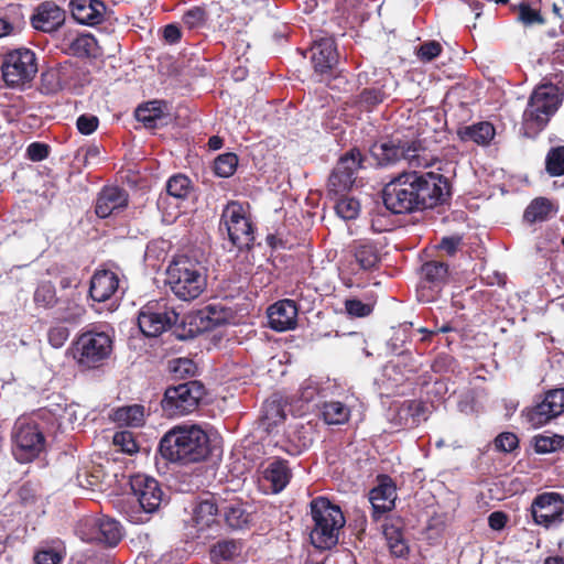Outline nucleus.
I'll return each instance as SVG.
<instances>
[{
	"instance_id": "f257e3e1",
	"label": "nucleus",
	"mask_w": 564,
	"mask_h": 564,
	"mask_svg": "<svg viewBox=\"0 0 564 564\" xmlns=\"http://www.w3.org/2000/svg\"><path fill=\"white\" fill-rule=\"evenodd\" d=\"M451 191L449 180L441 173L403 172L384 185L382 200L391 214H410L447 203Z\"/></svg>"
},
{
	"instance_id": "f03ea898",
	"label": "nucleus",
	"mask_w": 564,
	"mask_h": 564,
	"mask_svg": "<svg viewBox=\"0 0 564 564\" xmlns=\"http://www.w3.org/2000/svg\"><path fill=\"white\" fill-rule=\"evenodd\" d=\"M159 453L174 464L199 463L210 454L209 437L198 425H176L160 440Z\"/></svg>"
},
{
	"instance_id": "7ed1b4c3",
	"label": "nucleus",
	"mask_w": 564,
	"mask_h": 564,
	"mask_svg": "<svg viewBox=\"0 0 564 564\" xmlns=\"http://www.w3.org/2000/svg\"><path fill=\"white\" fill-rule=\"evenodd\" d=\"M564 98V83H552L547 78L531 93L522 115L521 133L534 139L542 132L561 107Z\"/></svg>"
},
{
	"instance_id": "20e7f679",
	"label": "nucleus",
	"mask_w": 564,
	"mask_h": 564,
	"mask_svg": "<svg viewBox=\"0 0 564 564\" xmlns=\"http://www.w3.org/2000/svg\"><path fill=\"white\" fill-rule=\"evenodd\" d=\"M313 527L311 543L319 550H330L339 542V534L346 519L339 506L326 497H316L310 502Z\"/></svg>"
},
{
	"instance_id": "39448f33",
	"label": "nucleus",
	"mask_w": 564,
	"mask_h": 564,
	"mask_svg": "<svg viewBox=\"0 0 564 564\" xmlns=\"http://www.w3.org/2000/svg\"><path fill=\"white\" fill-rule=\"evenodd\" d=\"M370 154L381 167L394 165L400 161H406L410 167H426L431 163L421 140L406 139L399 134L375 142L370 148Z\"/></svg>"
},
{
	"instance_id": "423d86ee",
	"label": "nucleus",
	"mask_w": 564,
	"mask_h": 564,
	"mask_svg": "<svg viewBox=\"0 0 564 564\" xmlns=\"http://www.w3.org/2000/svg\"><path fill=\"white\" fill-rule=\"evenodd\" d=\"M166 284L177 299L189 302L206 290L207 279L199 262L182 256L167 267Z\"/></svg>"
},
{
	"instance_id": "0eeeda50",
	"label": "nucleus",
	"mask_w": 564,
	"mask_h": 564,
	"mask_svg": "<svg viewBox=\"0 0 564 564\" xmlns=\"http://www.w3.org/2000/svg\"><path fill=\"white\" fill-rule=\"evenodd\" d=\"M112 338L105 332L79 333L66 350L82 371L101 367L112 352Z\"/></svg>"
},
{
	"instance_id": "6e6552de",
	"label": "nucleus",
	"mask_w": 564,
	"mask_h": 564,
	"mask_svg": "<svg viewBox=\"0 0 564 564\" xmlns=\"http://www.w3.org/2000/svg\"><path fill=\"white\" fill-rule=\"evenodd\" d=\"M219 234L227 237L232 247L239 250L251 249L256 240V227L245 206L238 200H229L223 208Z\"/></svg>"
},
{
	"instance_id": "1a4fd4ad",
	"label": "nucleus",
	"mask_w": 564,
	"mask_h": 564,
	"mask_svg": "<svg viewBox=\"0 0 564 564\" xmlns=\"http://www.w3.org/2000/svg\"><path fill=\"white\" fill-rule=\"evenodd\" d=\"M206 393L205 387L197 380H189L166 388L161 401L163 412L169 417L193 413Z\"/></svg>"
},
{
	"instance_id": "9d476101",
	"label": "nucleus",
	"mask_w": 564,
	"mask_h": 564,
	"mask_svg": "<svg viewBox=\"0 0 564 564\" xmlns=\"http://www.w3.org/2000/svg\"><path fill=\"white\" fill-rule=\"evenodd\" d=\"M2 78L8 87L24 86L33 80L37 73V58L35 53L26 47L9 51L3 56Z\"/></svg>"
},
{
	"instance_id": "9b49d317",
	"label": "nucleus",
	"mask_w": 564,
	"mask_h": 564,
	"mask_svg": "<svg viewBox=\"0 0 564 564\" xmlns=\"http://www.w3.org/2000/svg\"><path fill=\"white\" fill-rule=\"evenodd\" d=\"M180 315L169 305L166 299L149 301L139 311L138 325L147 337H156L177 325Z\"/></svg>"
},
{
	"instance_id": "f8f14e48",
	"label": "nucleus",
	"mask_w": 564,
	"mask_h": 564,
	"mask_svg": "<svg viewBox=\"0 0 564 564\" xmlns=\"http://www.w3.org/2000/svg\"><path fill=\"white\" fill-rule=\"evenodd\" d=\"M12 440V453L20 463L32 462L45 446V437L36 423L17 422Z\"/></svg>"
},
{
	"instance_id": "ddd939ff",
	"label": "nucleus",
	"mask_w": 564,
	"mask_h": 564,
	"mask_svg": "<svg viewBox=\"0 0 564 564\" xmlns=\"http://www.w3.org/2000/svg\"><path fill=\"white\" fill-rule=\"evenodd\" d=\"M364 161L365 156L356 147L340 156L328 177V194L339 196L347 193L356 180V172L364 167Z\"/></svg>"
},
{
	"instance_id": "4468645a",
	"label": "nucleus",
	"mask_w": 564,
	"mask_h": 564,
	"mask_svg": "<svg viewBox=\"0 0 564 564\" xmlns=\"http://www.w3.org/2000/svg\"><path fill=\"white\" fill-rule=\"evenodd\" d=\"M448 264L431 260L421 267V282L417 289V299L421 302H431L436 299L442 288L448 281Z\"/></svg>"
},
{
	"instance_id": "2eb2a0df",
	"label": "nucleus",
	"mask_w": 564,
	"mask_h": 564,
	"mask_svg": "<svg viewBox=\"0 0 564 564\" xmlns=\"http://www.w3.org/2000/svg\"><path fill=\"white\" fill-rule=\"evenodd\" d=\"M234 317L231 308L223 305L221 303H212L206 305L199 311V318L205 323L203 327H185L186 321L182 319V325L174 329V335L182 340L194 338L202 329L210 330L218 326L229 323Z\"/></svg>"
},
{
	"instance_id": "dca6fc26",
	"label": "nucleus",
	"mask_w": 564,
	"mask_h": 564,
	"mask_svg": "<svg viewBox=\"0 0 564 564\" xmlns=\"http://www.w3.org/2000/svg\"><path fill=\"white\" fill-rule=\"evenodd\" d=\"M533 520L545 528L560 523L564 514V496L558 492L538 495L531 506Z\"/></svg>"
},
{
	"instance_id": "f3484780",
	"label": "nucleus",
	"mask_w": 564,
	"mask_h": 564,
	"mask_svg": "<svg viewBox=\"0 0 564 564\" xmlns=\"http://www.w3.org/2000/svg\"><path fill=\"white\" fill-rule=\"evenodd\" d=\"M130 486L144 512L152 513L160 508L164 492L156 479L144 474H137L131 477Z\"/></svg>"
},
{
	"instance_id": "a211bd4d",
	"label": "nucleus",
	"mask_w": 564,
	"mask_h": 564,
	"mask_svg": "<svg viewBox=\"0 0 564 564\" xmlns=\"http://www.w3.org/2000/svg\"><path fill=\"white\" fill-rule=\"evenodd\" d=\"M311 62L318 75H330L338 63V52L333 36L315 39L311 46Z\"/></svg>"
},
{
	"instance_id": "6ab92c4d",
	"label": "nucleus",
	"mask_w": 564,
	"mask_h": 564,
	"mask_svg": "<svg viewBox=\"0 0 564 564\" xmlns=\"http://www.w3.org/2000/svg\"><path fill=\"white\" fill-rule=\"evenodd\" d=\"M65 20L64 9L54 1H43L35 7L30 23L37 31L53 33L64 25Z\"/></svg>"
},
{
	"instance_id": "aec40b11",
	"label": "nucleus",
	"mask_w": 564,
	"mask_h": 564,
	"mask_svg": "<svg viewBox=\"0 0 564 564\" xmlns=\"http://www.w3.org/2000/svg\"><path fill=\"white\" fill-rule=\"evenodd\" d=\"M377 481V486L369 492L375 521H378L382 514L391 511L397 499V486L389 475H379Z\"/></svg>"
},
{
	"instance_id": "412c9836",
	"label": "nucleus",
	"mask_w": 564,
	"mask_h": 564,
	"mask_svg": "<svg viewBox=\"0 0 564 564\" xmlns=\"http://www.w3.org/2000/svg\"><path fill=\"white\" fill-rule=\"evenodd\" d=\"M129 203V194L119 186H104L97 195L95 213L99 218H107L123 210Z\"/></svg>"
},
{
	"instance_id": "4be33fe9",
	"label": "nucleus",
	"mask_w": 564,
	"mask_h": 564,
	"mask_svg": "<svg viewBox=\"0 0 564 564\" xmlns=\"http://www.w3.org/2000/svg\"><path fill=\"white\" fill-rule=\"evenodd\" d=\"M269 325L276 332H284L295 327L297 322V306L293 300H281L268 310Z\"/></svg>"
},
{
	"instance_id": "5701e85b",
	"label": "nucleus",
	"mask_w": 564,
	"mask_h": 564,
	"mask_svg": "<svg viewBox=\"0 0 564 564\" xmlns=\"http://www.w3.org/2000/svg\"><path fill=\"white\" fill-rule=\"evenodd\" d=\"M69 9L78 23L93 26L104 21L107 7L101 0H70Z\"/></svg>"
},
{
	"instance_id": "b1692460",
	"label": "nucleus",
	"mask_w": 564,
	"mask_h": 564,
	"mask_svg": "<svg viewBox=\"0 0 564 564\" xmlns=\"http://www.w3.org/2000/svg\"><path fill=\"white\" fill-rule=\"evenodd\" d=\"M119 289V278L111 270H98L90 280L89 295L96 302H106Z\"/></svg>"
},
{
	"instance_id": "393cba45",
	"label": "nucleus",
	"mask_w": 564,
	"mask_h": 564,
	"mask_svg": "<svg viewBox=\"0 0 564 564\" xmlns=\"http://www.w3.org/2000/svg\"><path fill=\"white\" fill-rule=\"evenodd\" d=\"M285 406L282 399L276 395L267 399L262 404L259 426L268 434L271 433L285 421Z\"/></svg>"
},
{
	"instance_id": "a878e982",
	"label": "nucleus",
	"mask_w": 564,
	"mask_h": 564,
	"mask_svg": "<svg viewBox=\"0 0 564 564\" xmlns=\"http://www.w3.org/2000/svg\"><path fill=\"white\" fill-rule=\"evenodd\" d=\"M134 116L145 128L155 129L166 124V102L162 100H151L140 105Z\"/></svg>"
},
{
	"instance_id": "bb28decb",
	"label": "nucleus",
	"mask_w": 564,
	"mask_h": 564,
	"mask_svg": "<svg viewBox=\"0 0 564 564\" xmlns=\"http://www.w3.org/2000/svg\"><path fill=\"white\" fill-rule=\"evenodd\" d=\"M457 135L463 142H474L478 145H488L496 135L495 126L489 121H480L470 126L458 128Z\"/></svg>"
},
{
	"instance_id": "cd10ccee",
	"label": "nucleus",
	"mask_w": 564,
	"mask_h": 564,
	"mask_svg": "<svg viewBox=\"0 0 564 564\" xmlns=\"http://www.w3.org/2000/svg\"><path fill=\"white\" fill-rule=\"evenodd\" d=\"M558 207L546 197H535L530 202L523 213V221L533 225L544 223L555 216Z\"/></svg>"
},
{
	"instance_id": "c85d7f7f",
	"label": "nucleus",
	"mask_w": 564,
	"mask_h": 564,
	"mask_svg": "<svg viewBox=\"0 0 564 564\" xmlns=\"http://www.w3.org/2000/svg\"><path fill=\"white\" fill-rule=\"evenodd\" d=\"M263 478L271 484L273 492L282 491L292 478L289 462L282 458H274L264 469Z\"/></svg>"
},
{
	"instance_id": "c756f323",
	"label": "nucleus",
	"mask_w": 564,
	"mask_h": 564,
	"mask_svg": "<svg viewBox=\"0 0 564 564\" xmlns=\"http://www.w3.org/2000/svg\"><path fill=\"white\" fill-rule=\"evenodd\" d=\"M351 251L359 268L364 271L377 269L381 261L378 247L369 240L355 241Z\"/></svg>"
},
{
	"instance_id": "7c9ffc66",
	"label": "nucleus",
	"mask_w": 564,
	"mask_h": 564,
	"mask_svg": "<svg viewBox=\"0 0 564 564\" xmlns=\"http://www.w3.org/2000/svg\"><path fill=\"white\" fill-rule=\"evenodd\" d=\"M96 528L95 539L107 546L113 547L122 540L123 533L120 523L109 517H101L95 520Z\"/></svg>"
},
{
	"instance_id": "2f4dec72",
	"label": "nucleus",
	"mask_w": 564,
	"mask_h": 564,
	"mask_svg": "<svg viewBox=\"0 0 564 564\" xmlns=\"http://www.w3.org/2000/svg\"><path fill=\"white\" fill-rule=\"evenodd\" d=\"M221 511L226 523L231 529H242L252 521V514L249 512L241 500H231L226 502Z\"/></svg>"
},
{
	"instance_id": "473e14b6",
	"label": "nucleus",
	"mask_w": 564,
	"mask_h": 564,
	"mask_svg": "<svg viewBox=\"0 0 564 564\" xmlns=\"http://www.w3.org/2000/svg\"><path fill=\"white\" fill-rule=\"evenodd\" d=\"M383 534L391 554L395 557H405L409 554V545L403 536L400 525L389 520L383 524Z\"/></svg>"
},
{
	"instance_id": "72a5a7b5",
	"label": "nucleus",
	"mask_w": 564,
	"mask_h": 564,
	"mask_svg": "<svg viewBox=\"0 0 564 564\" xmlns=\"http://www.w3.org/2000/svg\"><path fill=\"white\" fill-rule=\"evenodd\" d=\"M242 551L240 542L235 540H223L218 541L210 549V558L215 564H221L223 562H230L237 558Z\"/></svg>"
},
{
	"instance_id": "f704fd0d",
	"label": "nucleus",
	"mask_w": 564,
	"mask_h": 564,
	"mask_svg": "<svg viewBox=\"0 0 564 564\" xmlns=\"http://www.w3.org/2000/svg\"><path fill=\"white\" fill-rule=\"evenodd\" d=\"M113 420L127 426H142L144 423V406L141 404H131L118 408L113 413Z\"/></svg>"
},
{
	"instance_id": "c9c22d12",
	"label": "nucleus",
	"mask_w": 564,
	"mask_h": 564,
	"mask_svg": "<svg viewBox=\"0 0 564 564\" xmlns=\"http://www.w3.org/2000/svg\"><path fill=\"white\" fill-rule=\"evenodd\" d=\"M322 416L329 425H339L348 422L349 408L339 401H327L322 406Z\"/></svg>"
},
{
	"instance_id": "e433bc0d",
	"label": "nucleus",
	"mask_w": 564,
	"mask_h": 564,
	"mask_svg": "<svg viewBox=\"0 0 564 564\" xmlns=\"http://www.w3.org/2000/svg\"><path fill=\"white\" fill-rule=\"evenodd\" d=\"M33 301L37 308H53L58 302L54 284L50 281L37 284L33 294Z\"/></svg>"
},
{
	"instance_id": "4c0bfd02",
	"label": "nucleus",
	"mask_w": 564,
	"mask_h": 564,
	"mask_svg": "<svg viewBox=\"0 0 564 564\" xmlns=\"http://www.w3.org/2000/svg\"><path fill=\"white\" fill-rule=\"evenodd\" d=\"M525 415L527 420L534 427H540L557 416L556 414H552L550 403L546 401L545 397L541 402L528 409Z\"/></svg>"
},
{
	"instance_id": "58836bf2",
	"label": "nucleus",
	"mask_w": 564,
	"mask_h": 564,
	"mask_svg": "<svg viewBox=\"0 0 564 564\" xmlns=\"http://www.w3.org/2000/svg\"><path fill=\"white\" fill-rule=\"evenodd\" d=\"M218 506L213 499L200 501L194 509V519L198 525L210 527L216 521Z\"/></svg>"
},
{
	"instance_id": "ea45409f",
	"label": "nucleus",
	"mask_w": 564,
	"mask_h": 564,
	"mask_svg": "<svg viewBox=\"0 0 564 564\" xmlns=\"http://www.w3.org/2000/svg\"><path fill=\"white\" fill-rule=\"evenodd\" d=\"M85 313V307L72 300L64 301L56 312L57 321L67 324L79 323Z\"/></svg>"
},
{
	"instance_id": "a19ab883",
	"label": "nucleus",
	"mask_w": 564,
	"mask_h": 564,
	"mask_svg": "<svg viewBox=\"0 0 564 564\" xmlns=\"http://www.w3.org/2000/svg\"><path fill=\"white\" fill-rule=\"evenodd\" d=\"M394 370H398L405 379L421 370V362L411 352L400 354L395 360L390 362Z\"/></svg>"
},
{
	"instance_id": "79ce46f5",
	"label": "nucleus",
	"mask_w": 564,
	"mask_h": 564,
	"mask_svg": "<svg viewBox=\"0 0 564 564\" xmlns=\"http://www.w3.org/2000/svg\"><path fill=\"white\" fill-rule=\"evenodd\" d=\"M312 440L305 435H301V431H294L288 434L285 441L280 446L283 452L291 456H299L310 447Z\"/></svg>"
},
{
	"instance_id": "37998d69",
	"label": "nucleus",
	"mask_w": 564,
	"mask_h": 564,
	"mask_svg": "<svg viewBox=\"0 0 564 564\" xmlns=\"http://www.w3.org/2000/svg\"><path fill=\"white\" fill-rule=\"evenodd\" d=\"M192 191V181L184 174H175L166 182V192L178 199L186 198Z\"/></svg>"
},
{
	"instance_id": "c03bdc74",
	"label": "nucleus",
	"mask_w": 564,
	"mask_h": 564,
	"mask_svg": "<svg viewBox=\"0 0 564 564\" xmlns=\"http://www.w3.org/2000/svg\"><path fill=\"white\" fill-rule=\"evenodd\" d=\"M238 155L232 152H227L218 155L214 161L213 170L219 177H230L237 170Z\"/></svg>"
},
{
	"instance_id": "a18cd8bd",
	"label": "nucleus",
	"mask_w": 564,
	"mask_h": 564,
	"mask_svg": "<svg viewBox=\"0 0 564 564\" xmlns=\"http://www.w3.org/2000/svg\"><path fill=\"white\" fill-rule=\"evenodd\" d=\"M545 171L550 176L564 175V145L553 147L545 158Z\"/></svg>"
},
{
	"instance_id": "49530a36",
	"label": "nucleus",
	"mask_w": 564,
	"mask_h": 564,
	"mask_svg": "<svg viewBox=\"0 0 564 564\" xmlns=\"http://www.w3.org/2000/svg\"><path fill=\"white\" fill-rule=\"evenodd\" d=\"M564 449V436L553 434L551 436L536 435L534 436V451L538 454H550Z\"/></svg>"
},
{
	"instance_id": "de8ad7c7",
	"label": "nucleus",
	"mask_w": 564,
	"mask_h": 564,
	"mask_svg": "<svg viewBox=\"0 0 564 564\" xmlns=\"http://www.w3.org/2000/svg\"><path fill=\"white\" fill-rule=\"evenodd\" d=\"M208 14L202 7H193L184 12L182 21L189 30H197L207 23Z\"/></svg>"
},
{
	"instance_id": "09e8293b",
	"label": "nucleus",
	"mask_w": 564,
	"mask_h": 564,
	"mask_svg": "<svg viewBox=\"0 0 564 564\" xmlns=\"http://www.w3.org/2000/svg\"><path fill=\"white\" fill-rule=\"evenodd\" d=\"M387 95L381 88H365L358 96V104L365 110H371L383 102Z\"/></svg>"
},
{
	"instance_id": "8fccbe9b",
	"label": "nucleus",
	"mask_w": 564,
	"mask_h": 564,
	"mask_svg": "<svg viewBox=\"0 0 564 564\" xmlns=\"http://www.w3.org/2000/svg\"><path fill=\"white\" fill-rule=\"evenodd\" d=\"M343 197L336 202L335 209L339 217L346 220L355 219L360 209V204L352 197Z\"/></svg>"
},
{
	"instance_id": "3c124183",
	"label": "nucleus",
	"mask_w": 564,
	"mask_h": 564,
	"mask_svg": "<svg viewBox=\"0 0 564 564\" xmlns=\"http://www.w3.org/2000/svg\"><path fill=\"white\" fill-rule=\"evenodd\" d=\"M64 324L57 322L47 329V341L55 349L62 348L69 338V328Z\"/></svg>"
},
{
	"instance_id": "603ef678",
	"label": "nucleus",
	"mask_w": 564,
	"mask_h": 564,
	"mask_svg": "<svg viewBox=\"0 0 564 564\" xmlns=\"http://www.w3.org/2000/svg\"><path fill=\"white\" fill-rule=\"evenodd\" d=\"M170 371L175 378L193 377L197 370L196 364L189 358H176L170 361Z\"/></svg>"
},
{
	"instance_id": "864d4df0",
	"label": "nucleus",
	"mask_w": 564,
	"mask_h": 564,
	"mask_svg": "<svg viewBox=\"0 0 564 564\" xmlns=\"http://www.w3.org/2000/svg\"><path fill=\"white\" fill-rule=\"evenodd\" d=\"M96 40L90 34L78 35L70 44V48L75 55L79 57H88L93 54Z\"/></svg>"
},
{
	"instance_id": "5fc2aeb1",
	"label": "nucleus",
	"mask_w": 564,
	"mask_h": 564,
	"mask_svg": "<svg viewBox=\"0 0 564 564\" xmlns=\"http://www.w3.org/2000/svg\"><path fill=\"white\" fill-rule=\"evenodd\" d=\"M443 52V47L440 42L435 40L423 42L417 51L416 56L423 63H429L434 61L436 57L441 55Z\"/></svg>"
},
{
	"instance_id": "6e6d98bb",
	"label": "nucleus",
	"mask_w": 564,
	"mask_h": 564,
	"mask_svg": "<svg viewBox=\"0 0 564 564\" xmlns=\"http://www.w3.org/2000/svg\"><path fill=\"white\" fill-rule=\"evenodd\" d=\"M113 444L119 447L122 453L132 455L139 451L133 434L129 431H120L113 435Z\"/></svg>"
},
{
	"instance_id": "4d7b16f0",
	"label": "nucleus",
	"mask_w": 564,
	"mask_h": 564,
	"mask_svg": "<svg viewBox=\"0 0 564 564\" xmlns=\"http://www.w3.org/2000/svg\"><path fill=\"white\" fill-rule=\"evenodd\" d=\"M495 447L499 452L511 453L519 447V438L512 432H502L494 441Z\"/></svg>"
},
{
	"instance_id": "13d9d810",
	"label": "nucleus",
	"mask_w": 564,
	"mask_h": 564,
	"mask_svg": "<svg viewBox=\"0 0 564 564\" xmlns=\"http://www.w3.org/2000/svg\"><path fill=\"white\" fill-rule=\"evenodd\" d=\"M519 20L525 25L541 24L544 22L540 11L533 9L529 3L522 2L518 10Z\"/></svg>"
},
{
	"instance_id": "bf43d9fd",
	"label": "nucleus",
	"mask_w": 564,
	"mask_h": 564,
	"mask_svg": "<svg viewBox=\"0 0 564 564\" xmlns=\"http://www.w3.org/2000/svg\"><path fill=\"white\" fill-rule=\"evenodd\" d=\"M41 89L45 94H55L62 89L59 73L51 69L41 75Z\"/></svg>"
},
{
	"instance_id": "052dcab7",
	"label": "nucleus",
	"mask_w": 564,
	"mask_h": 564,
	"mask_svg": "<svg viewBox=\"0 0 564 564\" xmlns=\"http://www.w3.org/2000/svg\"><path fill=\"white\" fill-rule=\"evenodd\" d=\"M345 310L352 317H366L372 312V306L358 299H348L345 301Z\"/></svg>"
},
{
	"instance_id": "680f3d73",
	"label": "nucleus",
	"mask_w": 564,
	"mask_h": 564,
	"mask_svg": "<svg viewBox=\"0 0 564 564\" xmlns=\"http://www.w3.org/2000/svg\"><path fill=\"white\" fill-rule=\"evenodd\" d=\"M544 395L550 403L552 414L561 415L564 412V388L549 390Z\"/></svg>"
},
{
	"instance_id": "e2e57ef3",
	"label": "nucleus",
	"mask_w": 564,
	"mask_h": 564,
	"mask_svg": "<svg viewBox=\"0 0 564 564\" xmlns=\"http://www.w3.org/2000/svg\"><path fill=\"white\" fill-rule=\"evenodd\" d=\"M99 126V119L94 115H80L76 120V127L82 134L94 133Z\"/></svg>"
},
{
	"instance_id": "0e129e2a",
	"label": "nucleus",
	"mask_w": 564,
	"mask_h": 564,
	"mask_svg": "<svg viewBox=\"0 0 564 564\" xmlns=\"http://www.w3.org/2000/svg\"><path fill=\"white\" fill-rule=\"evenodd\" d=\"M35 564H61L63 555L53 549L39 550L34 554Z\"/></svg>"
},
{
	"instance_id": "69168bd1",
	"label": "nucleus",
	"mask_w": 564,
	"mask_h": 564,
	"mask_svg": "<svg viewBox=\"0 0 564 564\" xmlns=\"http://www.w3.org/2000/svg\"><path fill=\"white\" fill-rule=\"evenodd\" d=\"M51 148L46 143L32 142L26 148V156L33 162L45 160L50 155Z\"/></svg>"
},
{
	"instance_id": "338daca9",
	"label": "nucleus",
	"mask_w": 564,
	"mask_h": 564,
	"mask_svg": "<svg viewBox=\"0 0 564 564\" xmlns=\"http://www.w3.org/2000/svg\"><path fill=\"white\" fill-rule=\"evenodd\" d=\"M371 229L373 232H384L391 229L392 223L386 214H373L370 220Z\"/></svg>"
},
{
	"instance_id": "774afa93",
	"label": "nucleus",
	"mask_w": 564,
	"mask_h": 564,
	"mask_svg": "<svg viewBox=\"0 0 564 564\" xmlns=\"http://www.w3.org/2000/svg\"><path fill=\"white\" fill-rule=\"evenodd\" d=\"M460 243L462 238L458 236L444 237L438 243V249L452 257L457 252Z\"/></svg>"
}]
</instances>
